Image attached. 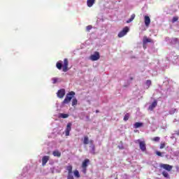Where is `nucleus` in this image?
<instances>
[{
  "mask_svg": "<svg viewBox=\"0 0 179 179\" xmlns=\"http://www.w3.org/2000/svg\"><path fill=\"white\" fill-rule=\"evenodd\" d=\"M73 96H75V92L71 91L69 92L66 95L65 99H64L62 104H68V103L71 102V100L73 98Z\"/></svg>",
  "mask_w": 179,
  "mask_h": 179,
  "instance_id": "f257e3e1",
  "label": "nucleus"
},
{
  "mask_svg": "<svg viewBox=\"0 0 179 179\" xmlns=\"http://www.w3.org/2000/svg\"><path fill=\"white\" fill-rule=\"evenodd\" d=\"M135 143H138L139 148L142 152L146 151V143L139 139L135 141Z\"/></svg>",
  "mask_w": 179,
  "mask_h": 179,
  "instance_id": "f03ea898",
  "label": "nucleus"
},
{
  "mask_svg": "<svg viewBox=\"0 0 179 179\" xmlns=\"http://www.w3.org/2000/svg\"><path fill=\"white\" fill-rule=\"evenodd\" d=\"M66 170L68 171V175H67V179H75V178H73V166L72 165H68L66 167Z\"/></svg>",
  "mask_w": 179,
  "mask_h": 179,
  "instance_id": "7ed1b4c3",
  "label": "nucleus"
},
{
  "mask_svg": "<svg viewBox=\"0 0 179 179\" xmlns=\"http://www.w3.org/2000/svg\"><path fill=\"white\" fill-rule=\"evenodd\" d=\"M129 31V27H125L124 28H123L122 31L119 32V34H117V37H119V38H121L124 37V36H125L127 33H128Z\"/></svg>",
  "mask_w": 179,
  "mask_h": 179,
  "instance_id": "20e7f679",
  "label": "nucleus"
},
{
  "mask_svg": "<svg viewBox=\"0 0 179 179\" xmlns=\"http://www.w3.org/2000/svg\"><path fill=\"white\" fill-rule=\"evenodd\" d=\"M159 167L160 169H163L164 170H166V171H169V172L173 170V166L167 164H160Z\"/></svg>",
  "mask_w": 179,
  "mask_h": 179,
  "instance_id": "39448f33",
  "label": "nucleus"
},
{
  "mask_svg": "<svg viewBox=\"0 0 179 179\" xmlns=\"http://www.w3.org/2000/svg\"><path fill=\"white\" fill-rule=\"evenodd\" d=\"M148 43H153V40L151 38H148V36H145L143 38V48L146 49V44Z\"/></svg>",
  "mask_w": 179,
  "mask_h": 179,
  "instance_id": "423d86ee",
  "label": "nucleus"
},
{
  "mask_svg": "<svg viewBox=\"0 0 179 179\" xmlns=\"http://www.w3.org/2000/svg\"><path fill=\"white\" fill-rule=\"evenodd\" d=\"M90 58L91 61H98V59H100V52H94V55H92Z\"/></svg>",
  "mask_w": 179,
  "mask_h": 179,
  "instance_id": "0eeeda50",
  "label": "nucleus"
},
{
  "mask_svg": "<svg viewBox=\"0 0 179 179\" xmlns=\"http://www.w3.org/2000/svg\"><path fill=\"white\" fill-rule=\"evenodd\" d=\"M68 65H69V62L68 61V59H64L63 68H62L63 72H68V71H69V68H68Z\"/></svg>",
  "mask_w": 179,
  "mask_h": 179,
  "instance_id": "6e6552de",
  "label": "nucleus"
},
{
  "mask_svg": "<svg viewBox=\"0 0 179 179\" xmlns=\"http://www.w3.org/2000/svg\"><path fill=\"white\" fill-rule=\"evenodd\" d=\"M72 130V123H68L66 128L65 129V135L66 136H69V134Z\"/></svg>",
  "mask_w": 179,
  "mask_h": 179,
  "instance_id": "1a4fd4ad",
  "label": "nucleus"
},
{
  "mask_svg": "<svg viewBox=\"0 0 179 179\" xmlns=\"http://www.w3.org/2000/svg\"><path fill=\"white\" fill-rule=\"evenodd\" d=\"M57 95L59 99H64V96H65V89L59 90Z\"/></svg>",
  "mask_w": 179,
  "mask_h": 179,
  "instance_id": "9d476101",
  "label": "nucleus"
},
{
  "mask_svg": "<svg viewBox=\"0 0 179 179\" xmlns=\"http://www.w3.org/2000/svg\"><path fill=\"white\" fill-rule=\"evenodd\" d=\"M156 107H157V101L154 100L152 104H150V106L148 107V110H150V111H153V110H155Z\"/></svg>",
  "mask_w": 179,
  "mask_h": 179,
  "instance_id": "9b49d317",
  "label": "nucleus"
},
{
  "mask_svg": "<svg viewBox=\"0 0 179 179\" xmlns=\"http://www.w3.org/2000/svg\"><path fill=\"white\" fill-rule=\"evenodd\" d=\"M144 23L146 27H149V25L150 24V17L148 15L144 16Z\"/></svg>",
  "mask_w": 179,
  "mask_h": 179,
  "instance_id": "f8f14e48",
  "label": "nucleus"
},
{
  "mask_svg": "<svg viewBox=\"0 0 179 179\" xmlns=\"http://www.w3.org/2000/svg\"><path fill=\"white\" fill-rule=\"evenodd\" d=\"M48 160H50V156H43L42 158V166H45L48 163Z\"/></svg>",
  "mask_w": 179,
  "mask_h": 179,
  "instance_id": "ddd939ff",
  "label": "nucleus"
},
{
  "mask_svg": "<svg viewBox=\"0 0 179 179\" xmlns=\"http://www.w3.org/2000/svg\"><path fill=\"white\" fill-rule=\"evenodd\" d=\"M89 142L90 143H93V140L89 141V137L87 136H84L83 143L85 145H89Z\"/></svg>",
  "mask_w": 179,
  "mask_h": 179,
  "instance_id": "4468645a",
  "label": "nucleus"
},
{
  "mask_svg": "<svg viewBox=\"0 0 179 179\" xmlns=\"http://www.w3.org/2000/svg\"><path fill=\"white\" fill-rule=\"evenodd\" d=\"M88 163H90V160L89 159H85L82 164V168H87Z\"/></svg>",
  "mask_w": 179,
  "mask_h": 179,
  "instance_id": "2eb2a0df",
  "label": "nucleus"
},
{
  "mask_svg": "<svg viewBox=\"0 0 179 179\" xmlns=\"http://www.w3.org/2000/svg\"><path fill=\"white\" fill-rule=\"evenodd\" d=\"M96 3V0H87V5L88 8H92L93 4Z\"/></svg>",
  "mask_w": 179,
  "mask_h": 179,
  "instance_id": "dca6fc26",
  "label": "nucleus"
},
{
  "mask_svg": "<svg viewBox=\"0 0 179 179\" xmlns=\"http://www.w3.org/2000/svg\"><path fill=\"white\" fill-rule=\"evenodd\" d=\"M90 152L92 155H96V146H94V145H92L91 146H90Z\"/></svg>",
  "mask_w": 179,
  "mask_h": 179,
  "instance_id": "f3484780",
  "label": "nucleus"
},
{
  "mask_svg": "<svg viewBox=\"0 0 179 179\" xmlns=\"http://www.w3.org/2000/svg\"><path fill=\"white\" fill-rule=\"evenodd\" d=\"M52 155L55 157H59L61 156V152H59L58 150H56L52 152Z\"/></svg>",
  "mask_w": 179,
  "mask_h": 179,
  "instance_id": "a211bd4d",
  "label": "nucleus"
},
{
  "mask_svg": "<svg viewBox=\"0 0 179 179\" xmlns=\"http://www.w3.org/2000/svg\"><path fill=\"white\" fill-rule=\"evenodd\" d=\"M134 127L136 129L141 128V127H143V123H142V122H136L134 124Z\"/></svg>",
  "mask_w": 179,
  "mask_h": 179,
  "instance_id": "6ab92c4d",
  "label": "nucleus"
},
{
  "mask_svg": "<svg viewBox=\"0 0 179 179\" xmlns=\"http://www.w3.org/2000/svg\"><path fill=\"white\" fill-rule=\"evenodd\" d=\"M73 174H74V176L76 177V178H80V173H79V171L75 170L73 171Z\"/></svg>",
  "mask_w": 179,
  "mask_h": 179,
  "instance_id": "aec40b11",
  "label": "nucleus"
},
{
  "mask_svg": "<svg viewBox=\"0 0 179 179\" xmlns=\"http://www.w3.org/2000/svg\"><path fill=\"white\" fill-rule=\"evenodd\" d=\"M56 66H57V69L61 71V69H62V63L61 62H57L56 64Z\"/></svg>",
  "mask_w": 179,
  "mask_h": 179,
  "instance_id": "412c9836",
  "label": "nucleus"
},
{
  "mask_svg": "<svg viewBox=\"0 0 179 179\" xmlns=\"http://www.w3.org/2000/svg\"><path fill=\"white\" fill-rule=\"evenodd\" d=\"M59 117L60 118H68V117H69V115L66 113H60Z\"/></svg>",
  "mask_w": 179,
  "mask_h": 179,
  "instance_id": "4be33fe9",
  "label": "nucleus"
},
{
  "mask_svg": "<svg viewBox=\"0 0 179 179\" xmlns=\"http://www.w3.org/2000/svg\"><path fill=\"white\" fill-rule=\"evenodd\" d=\"M162 176H164L165 178H170V175H169V173H167L166 171L162 172Z\"/></svg>",
  "mask_w": 179,
  "mask_h": 179,
  "instance_id": "5701e85b",
  "label": "nucleus"
},
{
  "mask_svg": "<svg viewBox=\"0 0 179 179\" xmlns=\"http://www.w3.org/2000/svg\"><path fill=\"white\" fill-rule=\"evenodd\" d=\"M135 19V14H132L131 17L127 21V23H131Z\"/></svg>",
  "mask_w": 179,
  "mask_h": 179,
  "instance_id": "b1692460",
  "label": "nucleus"
},
{
  "mask_svg": "<svg viewBox=\"0 0 179 179\" xmlns=\"http://www.w3.org/2000/svg\"><path fill=\"white\" fill-rule=\"evenodd\" d=\"M171 43V44H177V43H178V38H172Z\"/></svg>",
  "mask_w": 179,
  "mask_h": 179,
  "instance_id": "393cba45",
  "label": "nucleus"
},
{
  "mask_svg": "<svg viewBox=\"0 0 179 179\" xmlns=\"http://www.w3.org/2000/svg\"><path fill=\"white\" fill-rule=\"evenodd\" d=\"M78 104V99L76 98L73 99L72 100V106L73 107H75Z\"/></svg>",
  "mask_w": 179,
  "mask_h": 179,
  "instance_id": "a878e982",
  "label": "nucleus"
},
{
  "mask_svg": "<svg viewBox=\"0 0 179 179\" xmlns=\"http://www.w3.org/2000/svg\"><path fill=\"white\" fill-rule=\"evenodd\" d=\"M146 85L148 86V87H150V86L152 85V81L150 80H148L145 83Z\"/></svg>",
  "mask_w": 179,
  "mask_h": 179,
  "instance_id": "bb28decb",
  "label": "nucleus"
},
{
  "mask_svg": "<svg viewBox=\"0 0 179 179\" xmlns=\"http://www.w3.org/2000/svg\"><path fill=\"white\" fill-rule=\"evenodd\" d=\"M128 120H129V113H127V114L124 116V121H128Z\"/></svg>",
  "mask_w": 179,
  "mask_h": 179,
  "instance_id": "cd10ccee",
  "label": "nucleus"
},
{
  "mask_svg": "<svg viewBox=\"0 0 179 179\" xmlns=\"http://www.w3.org/2000/svg\"><path fill=\"white\" fill-rule=\"evenodd\" d=\"M166 148V143H161L159 149H164Z\"/></svg>",
  "mask_w": 179,
  "mask_h": 179,
  "instance_id": "c85d7f7f",
  "label": "nucleus"
},
{
  "mask_svg": "<svg viewBox=\"0 0 179 179\" xmlns=\"http://www.w3.org/2000/svg\"><path fill=\"white\" fill-rule=\"evenodd\" d=\"M152 141H153L154 142H159V141H160V137H155L152 138Z\"/></svg>",
  "mask_w": 179,
  "mask_h": 179,
  "instance_id": "c756f323",
  "label": "nucleus"
},
{
  "mask_svg": "<svg viewBox=\"0 0 179 179\" xmlns=\"http://www.w3.org/2000/svg\"><path fill=\"white\" fill-rule=\"evenodd\" d=\"M92 29H93V27H92V25H88V26H87V27H86V30H87V31H90V30H92Z\"/></svg>",
  "mask_w": 179,
  "mask_h": 179,
  "instance_id": "7c9ffc66",
  "label": "nucleus"
},
{
  "mask_svg": "<svg viewBox=\"0 0 179 179\" xmlns=\"http://www.w3.org/2000/svg\"><path fill=\"white\" fill-rule=\"evenodd\" d=\"M52 80L53 85H55V83H57L58 82V78H52Z\"/></svg>",
  "mask_w": 179,
  "mask_h": 179,
  "instance_id": "2f4dec72",
  "label": "nucleus"
},
{
  "mask_svg": "<svg viewBox=\"0 0 179 179\" xmlns=\"http://www.w3.org/2000/svg\"><path fill=\"white\" fill-rule=\"evenodd\" d=\"M178 20V17H173L172 19V23H176Z\"/></svg>",
  "mask_w": 179,
  "mask_h": 179,
  "instance_id": "473e14b6",
  "label": "nucleus"
},
{
  "mask_svg": "<svg viewBox=\"0 0 179 179\" xmlns=\"http://www.w3.org/2000/svg\"><path fill=\"white\" fill-rule=\"evenodd\" d=\"M156 155L159 156L160 157H163V155H162V152L159 151H156Z\"/></svg>",
  "mask_w": 179,
  "mask_h": 179,
  "instance_id": "72a5a7b5",
  "label": "nucleus"
},
{
  "mask_svg": "<svg viewBox=\"0 0 179 179\" xmlns=\"http://www.w3.org/2000/svg\"><path fill=\"white\" fill-rule=\"evenodd\" d=\"M87 171V168H83V173L84 174H86Z\"/></svg>",
  "mask_w": 179,
  "mask_h": 179,
  "instance_id": "f704fd0d",
  "label": "nucleus"
},
{
  "mask_svg": "<svg viewBox=\"0 0 179 179\" xmlns=\"http://www.w3.org/2000/svg\"><path fill=\"white\" fill-rule=\"evenodd\" d=\"M117 148H118L120 150H124V146H122V145H118Z\"/></svg>",
  "mask_w": 179,
  "mask_h": 179,
  "instance_id": "c9c22d12",
  "label": "nucleus"
},
{
  "mask_svg": "<svg viewBox=\"0 0 179 179\" xmlns=\"http://www.w3.org/2000/svg\"><path fill=\"white\" fill-rule=\"evenodd\" d=\"M176 135H177L178 136H179V130L178 131H175Z\"/></svg>",
  "mask_w": 179,
  "mask_h": 179,
  "instance_id": "e433bc0d",
  "label": "nucleus"
},
{
  "mask_svg": "<svg viewBox=\"0 0 179 179\" xmlns=\"http://www.w3.org/2000/svg\"><path fill=\"white\" fill-rule=\"evenodd\" d=\"M173 111L176 112V111H177V110L176 109H173Z\"/></svg>",
  "mask_w": 179,
  "mask_h": 179,
  "instance_id": "4c0bfd02",
  "label": "nucleus"
},
{
  "mask_svg": "<svg viewBox=\"0 0 179 179\" xmlns=\"http://www.w3.org/2000/svg\"><path fill=\"white\" fill-rule=\"evenodd\" d=\"M96 113H99V110H96Z\"/></svg>",
  "mask_w": 179,
  "mask_h": 179,
  "instance_id": "58836bf2",
  "label": "nucleus"
},
{
  "mask_svg": "<svg viewBox=\"0 0 179 179\" xmlns=\"http://www.w3.org/2000/svg\"><path fill=\"white\" fill-rule=\"evenodd\" d=\"M117 179V178H116Z\"/></svg>",
  "mask_w": 179,
  "mask_h": 179,
  "instance_id": "ea45409f",
  "label": "nucleus"
}]
</instances>
